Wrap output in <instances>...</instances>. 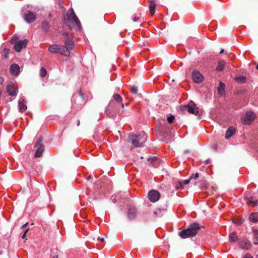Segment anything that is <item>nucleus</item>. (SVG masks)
Instances as JSON below:
<instances>
[{"label":"nucleus","instance_id":"nucleus-1","mask_svg":"<svg viewBox=\"0 0 258 258\" xmlns=\"http://www.w3.org/2000/svg\"><path fill=\"white\" fill-rule=\"evenodd\" d=\"M113 97V100L111 101L106 110L108 114L111 113V112H113L111 115H113L116 112H119L120 108L121 109L124 108V105L122 103V98L118 94H115Z\"/></svg>","mask_w":258,"mask_h":258},{"label":"nucleus","instance_id":"nucleus-2","mask_svg":"<svg viewBox=\"0 0 258 258\" xmlns=\"http://www.w3.org/2000/svg\"><path fill=\"white\" fill-rule=\"evenodd\" d=\"M200 229V227L198 223H193L186 229L180 231L179 235L183 239L194 237L196 235Z\"/></svg>","mask_w":258,"mask_h":258},{"label":"nucleus","instance_id":"nucleus-3","mask_svg":"<svg viewBox=\"0 0 258 258\" xmlns=\"http://www.w3.org/2000/svg\"><path fill=\"white\" fill-rule=\"evenodd\" d=\"M129 140L135 147H141L147 140V135L144 132H142L138 135H130Z\"/></svg>","mask_w":258,"mask_h":258},{"label":"nucleus","instance_id":"nucleus-4","mask_svg":"<svg viewBox=\"0 0 258 258\" xmlns=\"http://www.w3.org/2000/svg\"><path fill=\"white\" fill-rule=\"evenodd\" d=\"M48 50L50 53H58L65 56H69L70 54V52H69L63 46L57 44L51 45L48 48Z\"/></svg>","mask_w":258,"mask_h":258},{"label":"nucleus","instance_id":"nucleus-5","mask_svg":"<svg viewBox=\"0 0 258 258\" xmlns=\"http://www.w3.org/2000/svg\"><path fill=\"white\" fill-rule=\"evenodd\" d=\"M256 115L253 112L248 111L243 115L241 121L243 124L248 125L256 118Z\"/></svg>","mask_w":258,"mask_h":258},{"label":"nucleus","instance_id":"nucleus-6","mask_svg":"<svg viewBox=\"0 0 258 258\" xmlns=\"http://www.w3.org/2000/svg\"><path fill=\"white\" fill-rule=\"evenodd\" d=\"M68 19L71 22L74 23L79 29L81 28V23L72 9L69 10V13L68 15Z\"/></svg>","mask_w":258,"mask_h":258},{"label":"nucleus","instance_id":"nucleus-7","mask_svg":"<svg viewBox=\"0 0 258 258\" xmlns=\"http://www.w3.org/2000/svg\"><path fill=\"white\" fill-rule=\"evenodd\" d=\"M185 107L186 110L191 114L195 115H199L200 114L199 108L192 101H190L186 105H185Z\"/></svg>","mask_w":258,"mask_h":258},{"label":"nucleus","instance_id":"nucleus-8","mask_svg":"<svg viewBox=\"0 0 258 258\" xmlns=\"http://www.w3.org/2000/svg\"><path fill=\"white\" fill-rule=\"evenodd\" d=\"M160 194L156 190H151L148 193V198L151 202H156L159 200Z\"/></svg>","mask_w":258,"mask_h":258},{"label":"nucleus","instance_id":"nucleus-9","mask_svg":"<svg viewBox=\"0 0 258 258\" xmlns=\"http://www.w3.org/2000/svg\"><path fill=\"white\" fill-rule=\"evenodd\" d=\"M7 91L10 96H16L18 89L13 83H11L7 87Z\"/></svg>","mask_w":258,"mask_h":258},{"label":"nucleus","instance_id":"nucleus-10","mask_svg":"<svg viewBox=\"0 0 258 258\" xmlns=\"http://www.w3.org/2000/svg\"><path fill=\"white\" fill-rule=\"evenodd\" d=\"M28 41L27 39L20 40L16 42L14 45V49L17 52H20L22 48L26 47Z\"/></svg>","mask_w":258,"mask_h":258},{"label":"nucleus","instance_id":"nucleus-11","mask_svg":"<svg viewBox=\"0 0 258 258\" xmlns=\"http://www.w3.org/2000/svg\"><path fill=\"white\" fill-rule=\"evenodd\" d=\"M192 78L194 82L199 83L203 80L204 77L199 72L194 71L192 73Z\"/></svg>","mask_w":258,"mask_h":258},{"label":"nucleus","instance_id":"nucleus-12","mask_svg":"<svg viewBox=\"0 0 258 258\" xmlns=\"http://www.w3.org/2000/svg\"><path fill=\"white\" fill-rule=\"evenodd\" d=\"M137 213V208L133 206H131L128 209L127 216L130 220L135 218Z\"/></svg>","mask_w":258,"mask_h":258},{"label":"nucleus","instance_id":"nucleus-13","mask_svg":"<svg viewBox=\"0 0 258 258\" xmlns=\"http://www.w3.org/2000/svg\"><path fill=\"white\" fill-rule=\"evenodd\" d=\"M36 18V14L31 12H28L25 16L24 19L28 23L34 22Z\"/></svg>","mask_w":258,"mask_h":258},{"label":"nucleus","instance_id":"nucleus-14","mask_svg":"<svg viewBox=\"0 0 258 258\" xmlns=\"http://www.w3.org/2000/svg\"><path fill=\"white\" fill-rule=\"evenodd\" d=\"M64 44L63 46L69 52H70V50L73 49L75 46L74 41L70 38H67L65 40Z\"/></svg>","mask_w":258,"mask_h":258},{"label":"nucleus","instance_id":"nucleus-15","mask_svg":"<svg viewBox=\"0 0 258 258\" xmlns=\"http://www.w3.org/2000/svg\"><path fill=\"white\" fill-rule=\"evenodd\" d=\"M10 72L13 76H17L20 72V67L16 63L12 64L10 68Z\"/></svg>","mask_w":258,"mask_h":258},{"label":"nucleus","instance_id":"nucleus-16","mask_svg":"<svg viewBox=\"0 0 258 258\" xmlns=\"http://www.w3.org/2000/svg\"><path fill=\"white\" fill-rule=\"evenodd\" d=\"M239 247L243 249H248L251 246V244L249 241L246 239L241 240L239 242Z\"/></svg>","mask_w":258,"mask_h":258},{"label":"nucleus","instance_id":"nucleus-17","mask_svg":"<svg viewBox=\"0 0 258 258\" xmlns=\"http://www.w3.org/2000/svg\"><path fill=\"white\" fill-rule=\"evenodd\" d=\"M24 97H21L18 102L19 110L22 112L25 111L27 108V106L24 103Z\"/></svg>","mask_w":258,"mask_h":258},{"label":"nucleus","instance_id":"nucleus-18","mask_svg":"<svg viewBox=\"0 0 258 258\" xmlns=\"http://www.w3.org/2000/svg\"><path fill=\"white\" fill-rule=\"evenodd\" d=\"M157 5L154 0H152L150 1V4L149 6V8L150 10V12L152 15H154L155 13V9L156 8Z\"/></svg>","mask_w":258,"mask_h":258},{"label":"nucleus","instance_id":"nucleus-19","mask_svg":"<svg viewBox=\"0 0 258 258\" xmlns=\"http://www.w3.org/2000/svg\"><path fill=\"white\" fill-rule=\"evenodd\" d=\"M235 132V129L232 127L230 126L229 127L228 130L226 131V134H225V138L228 139L229 138H230L233 134Z\"/></svg>","mask_w":258,"mask_h":258},{"label":"nucleus","instance_id":"nucleus-20","mask_svg":"<svg viewBox=\"0 0 258 258\" xmlns=\"http://www.w3.org/2000/svg\"><path fill=\"white\" fill-rule=\"evenodd\" d=\"M190 180V179H188L184 180V181H179L178 182V185L176 186V188L177 189L182 188L184 185H186L189 182Z\"/></svg>","mask_w":258,"mask_h":258},{"label":"nucleus","instance_id":"nucleus-21","mask_svg":"<svg viewBox=\"0 0 258 258\" xmlns=\"http://www.w3.org/2000/svg\"><path fill=\"white\" fill-rule=\"evenodd\" d=\"M245 201L246 203L251 204L252 206H255L257 205V200L252 197L245 198Z\"/></svg>","mask_w":258,"mask_h":258},{"label":"nucleus","instance_id":"nucleus-22","mask_svg":"<svg viewBox=\"0 0 258 258\" xmlns=\"http://www.w3.org/2000/svg\"><path fill=\"white\" fill-rule=\"evenodd\" d=\"M44 146L40 145V147H39V148L37 149V150L36 151V153L35 154V157H39L41 156L42 153L44 151Z\"/></svg>","mask_w":258,"mask_h":258},{"label":"nucleus","instance_id":"nucleus-23","mask_svg":"<svg viewBox=\"0 0 258 258\" xmlns=\"http://www.w3.org/2000/svg\"><path fill=\"white\" fill-rule=\"evenodd\" d=\"M225 61L224 60H220L218 62V66L216 68V70L218 71H221L223 70L225 65Z\"/></svg>","mask_w":258,"mask_h":258},{"label":"nucleus","instance_id":"nucleus-24","mask_svg":"<svg viewBox=\"0 0 258 258\" xmlns=\"http://www.w3.org/2000/svg\"><path fill=\"white\" fill-rule=\"evenodd\" d=\"M249 219L250 221L253 223H256L258 222V214L255 213L250 214Z\"/></svg>","mask_w":258,"mask_h":258},{"label":"nucleus","instance_id":"nucleus-25","mask_svg":"<svg viewBox=\"0 0 258 258\" xmlns=\"http://www.w3.org/2000/svg\"><path fill=\"white\" fill-rule=\"evenodd\" d=\"M219 85L220 86L218 88V92L220 95H222L224 94L225 85L221 82L220 83Z\"/></svg>","mask_w":258,"mask_h":258},{"label":"nucleus","instance_id":"nucleus-26","mask_svg":"<svg viewBox=\"0 0 258 258\" xmlns=\"http://www.w3.org/2000/svg\"><path fill=\"white\" fill-rule=\"evenodd\" d=\"M230 241L235 242L238 239V236L237 235L236 232H232L229 236Z\"/></svg>","mask_w":258,"mask_h":258},{"label":"nucleus","instance_id":"nucleus-27","mask_svg":"<svg viewBox=\"0 0 258 258\" xmlns=\"http://www.w3.org/2000/svg\"><path fill=\"white\" fill-rule=\"evenodd\" d=\"M10 50L7 48H4L2 54V55L6 58L7 59L9 58V54Z\"/></svg>","mask_w":258,"mask_h":258},{"label":"nucleus","instance_id":"nucleus-28","mask_svg":"<svg viewBox=\"0 0 258 258\" xmlns=\"http://www.w3.org/2000/svg\"><path fill=\"white\" fill-rule=\"evenodd\" d=\"M236 80L240 83H245L246 82V78L243 76H239L236 78Z\"/></svg>","mask_w":258,"mask_h":258},{"label":"nucleus","instance_id":"nucleus-29","mask_svg":"<svg viewBox=\"0 0 258 258\" xmlns=\"http://www.w3.org/2000/svg\"><path fill=\"white\" fill-rule=\"evenodd\" d=\"M47 73V71L44 68H41L40 71V76L41 77H44L46 76Z\"/></svg>","mask_w":258,"mask_h":258},{"label":"nucleus","instance_id":"nucleus-30","mask_svg":"<svg viewBox=\"0 0 258 258\" xmlns=\"http://www.w3.org/2000/svg\"><path fill=\"white\" fill-rule=\"evenodd\" d=\"M174 119V116L172 115L169 116V117H167V121L169 123H171L173 122V120Z\"/></svg>","mask_w":258,"mask_h":258},{"label":"nucleus","instance_id":"nucleus-31","mask_svg":"<svg viewBox=\"0 0 258 258\" xmlns=\"http://www.w3.org/2000/svg\"><path fill=\"white\" fill-rule=\"evenodd\" d=\"M132 93L136 94L138 93V88L136 86H133L131 89Z\"/></svg>","mask_w":258,"mask_h":258},{"label":"nucleus","instance_id":"nucleus-32","mask_svg":"<svg viewBox=\"0 0 258 258\" xmlns=\"http://www.w3.org/2000/svg\"><path fill=\"white\" fill-rule=\"evenodd\" d=\"M198 177H199V173H197L196 174H193L190 176L189 179H196L198 178Z\"/></svg>","mask_w":258,"mask_h":258},{"label":"nucleus","instance_id":"nucleus-33","mask_svg":"<svg viewBox=\"0 0 258 258\" xmlns=\"http://www.w3.org/2000/svg\"><path fill=\"white\" fill-rule=\"evenodd\" d=\"M28 230H29V229H27L25 230L23 235L22 236V238L23 239H25L26 238V234H27V232L28 231Z\"/></svg>","mask_w":258,"mask_h":258},{"label":"nucleus","instance_id":"nucleus-34","mask_svg":"<svg viewBox=\"0 0 258 258\" xmlns=\"http://www.w3.org/2000/svg\"><path fill=\"white\" fill-rule=\"evenodd\" d=\"M133 21L135 22H137L139 20V17H138V16H134L133 17V19H132Z\"/></svg>","mask_w":258,"mask_h":258},{"label":"nucleus","instance_id":"nucleus-35","mask_svg":"<svg viewBox=\"0 0 258 258\" xmlns=\"http://www.w3.org/2000/svg\"><path fill=\"white\" fill-rule=\"evenodd\" d=\"M243 258H253V257L249 253H246Z\"/></svg>","mask_w":258,"mask_h":258},{"label":"nucleus","instance_id":"nucleus-36","mask_svg":"<svg viewBox=\"0 0 258 258\" xmlns=\"http://www.w3.org/2000/svg\"><path fill=\"white\" fill-rule=\"evenodd\" d=\"M4 81H5L4 78L2 77H0V85L3 84V83H4Z\"/></svg>","mask_w":258,"mask_h":258},{"label":"nucleus","instance_id":"nucleus-37","mask_svg":"<svg viewBox=\"0 0 258 258\" xmlns=\"http://www.w3.org/2000/svg\"><path fill=\"white\" fill-rule=\"evenodd\" d=\"M27 224H28V223H26L25 224H24L23 225H22V228L23 229V228H25L26 227V226L27 225Z\"/></svg>","mask_w":258,"mask_h":258},{"label":"nucleus","instance_id":"nucleus-38","mask_svg":"<svg viewBox=\"0 0 258 258\" xmlns=\"http://www.w3.org/2000/svg\"><path fill=\"white\" fill-rule=\"evenodd\" d=\"M210 162V160L209 159H208V160H206V161H205V163L207 164H209Z\"/></svg>","mask_w":258,"mask_h":258},{"label":"nucleus","instance_id":"nucleus-39","mask_svg":"<svg viewBox=\"0 0 258 258\" xmlns=\"http://www.w3.org/2000/svg\"><path fill=\"white\" fill-rule=\"evenodd\" d=\"M98 240H100L101 241H104V238H100V237H98Z\"/></svg>","mask_w":258,"mask_h":258},{"label":"nucleus","instance_id":"nucleus-40","mask_svg":"<svg viewBox=\"0 0 258 258\" xmlns=\"http://www.w3.org/2000/svg\"><path fill=\"white\" fill-rule=\"evenodd\" d=\"M2 95V90H1V89H0V98L1 97Z\"/></svg>","mask_w":258,"mask_h":258},{"label":"nucleus","instance_id":"nucleus-41","mask_svg":"<svg viewBox=\"0 0 258 258\" xmlns=\"http://www.w3.org/2000/svg\"><path fill=\"white\" fill-rule=\"evenodd\" d=\"M224 52V49H221L220 52V54H222V53H223Z\"/></svg>","mask_w":258,"mask_h":258},{"label":"nucleus","instance_id":"nucleus-42","mask_svg":"<svg viewBox=\"0 0 258 258\" xmlns=\"http://www.w3.org/2000/svg\"><path fill=\"white\" fill-rule=\"evenodd\" d=\"M80 124V120H78V123H77V126H79Z\"/></svg>","mask_w":258,"mask_h":258},{"label":"nucleus","instance_id":"nucleus-43","mask_svg":"<svg viewBox=\"0 0 258 258\" xmlns=\"http://www.w3.org/2000/svg\"><path fill=\"white\" fill-rule=\"evenodd\" d=\"M52 258H58L57 255H54Z\"/></svg>","mask_w":258,"mask_h":258},{"label":"nucleus","instance_id":"nucleus-44","mask_svg":"<svg viewBox=\"0 0 258 258\" xmlns=\"http://www.w3.org/2000/svg\"><path fill=\"white\" fill-rule=\"evenodd\" d=\"M256 69L258 70V65L256 66Z\"/></svg>","mask_w":258,"mask_h":258},{"label":"nucleus","instance_id":"nucleus-45","mask_svg":"<svg viewBox=\"0 0 258 258\" xmlns=\"http://www.w3.org/2000/svg\"><path fill=\"white\" fill-rule=\"evenodd\" d=\"M242 223V222H241V221H240V222H239V224H240V223Z\"/></svg>","mask_w":258,"mask_h":258}]
</instances>
